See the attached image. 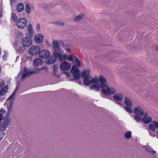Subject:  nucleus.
Masks as SVG:
<instances>
[{"label":"nucleus","instance_id":"e433bc0d","mask_svg":"<svg viewBox=\"0 0 158 158\" xmlns=\"http://www.w3.org/2000/svg\"><path fill=\"white\" fill-rule=\"evenodd\" d=\"M15 92H13V93L8 98V99H13L15 95Z\"/></svg>","mask_w":158,"mask_h":158},{"label":"nucleus","instance_id":"bb28decb","mask_svg":"<svg viewBox=\"0 0 158 158\" xmlns=\"http://www.w3.org/2000/svg\"><path fill=\"white\" fill-rule=\"evenodd\" d=\"M5 113V110H4L2 108L0 110V125L2 123V116Z\"/></svg>","mask_w":158,"mask_h":158},{"label":"nucleus","instance_id":"aec40b11","mask_svg":"<svg viewBox=\"0 0 158 158\" xmlns=\"http://www.w3.org/2000/svg\"><path fill=\"white\" fill-rule=\"evenodd\" d=\"M24 6L22 3H18L16 6V9L19 12H20L24 9Z\"/></svg>","mask_w":158,"mask_h":158},{"label":"nucleus","instance_id":"c03bdc74","mask_svg":"<svg viewBox=\"0 0 158 158\" xmlns=\"http://www.w3.org/2000/svg\"><path fill=\"white\" fill-rule=\"evenodd\" d=\"M6 56L5 55H4L2 56V58L4 60H6Z\"/></svg>","mask_w":158,"mask_h":158},{"label":"nucleus","instance_id":"a878e982","mask_svg":"<svg viewBox=\"0 0 158 158\" xmlns=\"http://www.w3.org/2000/svg\"><path fill=\"white\" fill-rule=\"evenodd\" d=\"M134 118L137 122H139L141 121L143 119L142 117L138 114L135 116Z\"/></svg>","mask_w":158,"mask_h":158},{"label":"nucleus","instance_id":"0eeeda50","mask_svg":"<svg viewBox=\"0 0 158 158\" xmlns=\"http://www.w3.org/2000/svg\"><path fill=\"white\" fill-rule=\"evenodd\" d=\"M40 52V48L38 46H34L31 47L29 49V54L31 55H36Z\"/></svg>","mask_w":158,"mask_h":158},{"label":"nucleus","instance_id":"f3484780","mask_svg":"<svg viewBox=\"0 0 158 158\" xmlns=\"http://www.w3.org/2000/svg\"><path fill=\"white\" fill-rule=\"evenodd\" d=\"M144 117L143 118V122L145 123L148 124L152 121L151 117L149 116L143 115Z\"/></svg>","mask_w":158,"mask_h":158},{"label":"nucleus","instance_id":"37998d69","mask_svg":"<svg viewBox=\"0 0 158 158\" xmlns=\"http://www.w3.org/2000/svg\"><path fill=\"white\" fill-rule=\"evenodd\" d=\"M115 102L117 104H118V105L121 106H123V104L122 103H121L120 102Z\"/></svg>","mask_w":158,"mask_h":158},{"label":"nucleus","instance_id":"3c124183","mask_svg":"<svg viewBox=\"0 0 158 158\" xmlns=\"http://www.w3.org/2000/svg\"><path fill=\"white\" fill-rule=\"evenodd\" d=\"M149 134L150 135L152 136L153 137H154L155 136V135H153V134H152V133H150L149 132Z\"/></svg>","mask_w":158,"mask_h":158},{"label":"nucleus","instance_id":"f8f14e48","mask_svg":"<svg viewBox=\"0 0 158 158\" xmlns=\"http://www.w3.org/2000/svg\"><path fill=\"white\" fill-rule=\"evenodd\" d=\"M71 67L70 64L67 62H64L61 63L60 67L62 70H67L69 69Z\"/></svg>","mask_w":158,"mask_h":158},{"label":"nucleus","instance_id":"c85d7f7f","mask_svg":"<svg viewBox=\"0 0 158 158\" xmlns=\"http://www.w3.org/2000/svg\"><path fill=\"white\" fill-rule=\"evenodd\" d=\"M74 59L78 67H80L81 66V62L79 59L77 57H75Z\"/></svg>","mask_w":158,"mask_h":158},{"label":"nucleus","instance_id":"a19ab883","mask_svg":"<svg viewBox=\"0 0 158 158\" xmlns=\"http://www.w3.org/2000/svg\"><path fill=\"white\" fill-rule=\"evenodd\" d=\"M40 25L39 23H38L37 25V30L39 31L40 30Z\"/></svg>","mask_w":158,"mask_h":158},{"label":"nucleus","instance_id":"412c9836","mask_svg":"<svg viewBox=\"0 0 158 158\" xmlns=\"http://www.w3.org/2000/svg\"><path fill=\"white\" fill-rule=\"evenodd\" d=\"M84 16L83 14H79L74 18L73 20L76 22H79L81 20Z\"/></svg>","mask_w":158,"mask_h":158},{"label":"nucleus","instance_id":"4c0bfd02","mask_svg":"<svg viewBox=\"0 0 158 158\" xmlns=\"http://www.w3.org/2000/svg\"><path fill=\"white\" fill-rule=\"evenodd\" d=\"M56 24L60 26H64L65 25V24L64 23L60 22H57L56 23Z\"/></svg>","mask_w":158,"mask_h":158},{"label":"nucleus","instance_id":"de8ad7c7","mask_svg":"<svg viewBox=\"0 0 158 158\" xmlns=\"http://www.w3.org/2000/svg\"><path fill=\"white\" fill-rule=\"evenodd\" d=\"M17 44V42H16L15 44H14V46L15 47H16Z\"/></svg>","mask_w":158,"mask_h":158},{"label":"nucleus","instance_id":"f257e3e1","mask_svg":"<svg viewBox=\"0 0 158 158\" xmlns=\"http://www.w3.org/2000/svg\"><path fill=\"white\" fill-rule=\"evenodd\" d=\"M106 81V79L102 75H100L99 78L98 77L97 82L95 84H92L89 86L90 89H94L95 91H98L100 88H105L107 86Z\"/></svg>","mask_w":158,"mask_h":158},{"label":"nucleus","instance_id":"72a5a7b5","mask_svg":"<svg viewBox=\"0 0 158 158\" xmlns=\"http://www.w3.org/2000/svg\"><path fill=\"white\" fill-rule=\"evenodd\" d=\"M59 45H60V46H62V47L64 48H65V47H66V46L64 44V42L60 40L59 41Z\"/></svg>","mask_w":158,"mask_h":158},{"label":"nucleus","instance_id":"2f4dec72","mask_svg":"<svg viewBox=\"0 0 158 158\" xmlns=\"http://www.w3.org/2000/svg\"><path fill=\"white\" fill-rule=\"evenodd\" d=\"M25 8L26 12L27 13H29L30 12V5L29 3H28L26 4Z\"/></svg>","mask_w":158,"mask_h":158},{"label":"nucleus","instance_id":"58836bf2","mask_svg":"<svg viewBox=\"0 0 158 158\" xmlns=\"http://www.w3.org/2000/svg\"><path fill=\"white\" fill-rule=\"evenodd\" d=\"M146 149L148 151L150 152H151V151L153 150V149L150 146L148 147Z\"/></svg>","mask_w":158,"mask_h":158},{"label":"nucleus","instance_id":"cd10ccee","mask_svg":"<svg viewBox=\"0 0 158 158\" xmlns=\"http://www.w3.org/2000/svg\"><path fill=\"white\" fill-rule=\"evenodd\" d=\"M75 57L76 56L74 55H69V56H67V59H68L69 61L74 62L75 60L74 59Z\"/></svg>","mask_w":158,"mask_h":158},{"label":"nucleus","instance_id":"39448f33","mask_svg":"<svg viewBox=\"0 0 158 158\" xmlns=\"http://www.w3.org/2000/svg\"><path fill=\"white\" fill-rule=\"evenodd\" d=\"M27 23V21L24 18H20L17 20L16 25L19 28L25 27Z\"/></svg>","mask_w":158,"mask_h":158},{"label":"nucleus","instance_id":"49530a36","mask_svg":"<svg viewBox=\"0 0 158 158\" xmlns=\"http://www.w3.org/2000/svg\"><path fill=\"white\" fill-rule=\"evenodd\" d=\"M65 50L67 52H70V50L69 48H67L65 49Z\"/></svg>","mask_w":158,"mask_h":158},{"label":"nucleus","instance_id":"473e14b6","mask_svg":"<svg viewBox=\"0 0 158 158\" xmlns=\"http://www.w3.org/2000/svg\"><path fill=\"white\" fill-rule=\"evenodd\" d=\"M11 18L13 21H15L17 19V15L15 12L12 13L11 14Z\"/></svg>","mask_w":158,"mask_h":158},{"label":"nucleus","instance_id":"f03ea898","mask_svg":"<svg viewBox=\"0 0 158 158\" xmlns=\"http://www.w3.org/2000/svg\"><path fill=\"white\" fill-rule=\"evenodd\" d=\"M98 80V77H95L92 78V76L88 75L85 77L84 79L83 82L84 84L86 85H89L92 83L93 84H95V82H97Z\"/></svg>","mask_w":158,"mask_h":158},{"label":"nucleus","instance_id":"864d4df0","mask_svg":"<svg viewBox=\"0 0 158 158\" xmlns=\"http://www.w3.org/2000/svg\"><path fill=\"white\" fill-rule=\"evenodd\" d=\"M156 50L158 51V46L156 47Z\"/></svg>","mask_w":158,"mask_h":158},{"label":"nucleus","instance_id":"13d9d810","mask_svg":"<svg viewBox=\"0 0 158 158\" xmlns=\"http://www.w3.org/2000/svg\"><path fill=\"white\" fill-rule=\"evenodd\" d=\"M78 83H79V84H80V83H79V82H78ZM80 84H82V83H81Z\"/></svg>","mask_w":158,"mask_h":158},{"label":"nucleus","instance_id":"6e6d98bb","mask_svg":"<svg viewBox=\"0 0 158 158\" xmlns=\"http://www.w3.org/2000/svg\"><path fill=\"white\" fill-rule=\"evenodd\" d=\"M66 45L67 46H69V45H70V44H66L65 45Z\"/></svg>","mask_w":158,"mask_h":158},{"label":"nucleus","instance_id":"6e6552de","mask_svg":"<svg viewBox=\"0 0 158 158\" xmlns=\"http://www.w3.org/2000/svg\"><path fill=\"white\" fill-rule=\"evenodd\" d=\"M105 88H106L107 89H102V93L105 94V95H106L108 93L114 94L116 93V89L113 87L110 88L108 86H107Z\"/></svg>","mask_w":158,"mask_h":158},{"label":"nucleus","instance_id":"9b49d317","mask_svg":"<svg viewBox=\"0 0 158 158\" xmlns=\"http://www.w3.org/2000/svg\"><path fill=\"white\" fill-rule=\"evenodd\" d=\"M31 39L28 37H26L22 41V44L23 46L27 47L29 46L32 43Z\"/></svg>","mask_w":158,"mask_h":158},{"label":"nucleus","instance_id":"1a4fd4ad","mask_svg":"<svg viewBox=\"0 0 158 158\" xmlns=\"http://www.w3.org/2000/svg\"><path fill=\"white\" fill-rule=\"evenodd\" d=\"M35 71H31V70L27 68H24L23 71V74L22 77L23 79H24L26 77H29L31 74L35 73Z\"/></svg>","mask_w":158,"mask_h":158},{"label":"nucleus","instance_id":"ea45409f","mask_svg":"<svg viewBox=\"0 0 158 158\" xmlns=\"http://www.w3.org/2000/svg\"><path fill=\"white\" fill-rule=\"evenodd\" d=\"M155 127L158 129V122L156 121H154L153 123Z\"/></svg>","mask_w":158,"mask_h":158},{"label":"nucleus","instance_id":"5701e85b","mask_svg":"<svg viewBox=\"0 0 158 158\" xmlns=\"http://www.w3.org/2000/svg\"><path fill=\"white\" fill-rule=\"evenodd\" d=\"M90 72V70L88 69H84L82 72L81 76L82 77H84L88 76V75L89 74Z\"/></svg>","mask_w":158,"mask_h":158},{"label":"nucleus","instance_id":"dca6fc26","mask_svg":"<svg viewBox=\"0 0 158 158\" xmlns=\"http://www.w3.org/2000/svg\"><path fill=\"white\" fill-rule=\"evenodd\" d=\"M44 40L43 35L40 34H38L35 37V40L37 43H40Z\"/></svg>","mask_w":158,"mask_h":158},{"label":"nucleus","instance_id":"7c9ffc66","mask_svg":"<svg viewBox=\"0 0 158 158\" xmlns=\"http://www.w3.org/2000/svg\"><path fill=\"white\" fill-rule=\"evenodd\" d=\"M148 127L149 129L152 131H154L156 130L155 126L152 124H150L149 125Z\"/></svg>","mask_w":158,"mask_h":158},{"label":"nucleus","instance_id":"4be33fe9","mask_svg":"<svg viewBox=\"0 0 158 158\" xmlns=\"http://www.w3.org/2000/svg\"><path fill=\"white\" fill-rule=\"evenodd\" d=\"M122 95L120 94H117L113 96V98L117 101H121L122 99Z\"/></svg>","mask_w":158,"mask_h":158},{"label":"nucleus","instance_id":"c9c22d12","mask_svg":"<svg viewBox=\"0 0 158 158\" xmlns=\"http://www.w3.org/2000/svg\"><path fill=\"white\" fill-rule=\"evenodd\" d=\"M6 92V91H5V89H4L3 90L0 91V95H3Z\"/></svg>","mask_w":158,"mask_h":158},{"label":"nucleus","instance_id":"4d7b16f0","mask_svg":"<svg viewBox=\"0 0 158 158\" xmlns=\"http://www.w3.org/2000/svg\"><path fill=\"white\" fill-rule=\"evenodd\" d=\"M10 110V109H9L8 110V111H9Z\"/></svg>","mask_w":158,"mask_h":158},{"label":"nucleus","instance_id":"4468645a","mask_svg":"<svg viewBox=\"0 0 158 158\" xmlns=\"http://www.w3.org/2000/svg\"><path fill=\"white\" fill-rule=\"evenodd\" d=\"M56 58L54 57L53 55V56H49L46 58V62L48 64H51L53 63L56 60Z\"/></svg>","mask_w":158,"mask_h":158},{"label":"nucleus","instance_id":"6ab92c4d","mask_svg":"<svg viewBox=\"0 0 158 158\" xmlns=\"http://www.w3.org/2000/svg\"><path fill=\"white\" fill-rule=\"evenodd\" d=\"M124 104L129 106L130 107H131L132 105V103L131 100L127 97H126L125 99Z\"/></svg>","mask_w":158,"mask_h":158},{"label":"nucleus","instance_id":"20e7f679","mask_svg":"<svg viewBox=\"0 0 158 158\" xmlns=\"http://www.w3.org/2000/svg\"><path fill=\"white\" fill-rule=\"evenodd\" d=\"M52 45L54 48V54L57 55L58 52H60V48L59 45V42L54 39L52 41Z\"/></svg>","mask_w":158,"mask_h":158},{"label":"nucleus","instance_id":"2eb2a0df","mask_svg":"<svg viewBox=\"0 0 158 158\" xmlns=\"http://www.w3.org/2000/svg\"><path fill=\"white\" fill-rule=\"evenodd\" d=\"M10 118H8V116H6V119L3 122L1 127L5 130L9 125Z\"/></svg>","mask_w":158,"mask_h":158},{"label":"nucleus","instance_id":"f704fd0d","mask_svg":"<svg viewBox=\"0 0 158 158\" xmlns=\"http://www.w3.org/2000/svg\"><path fill=\"white\" fill-rule=\"evenodd\" d=\"M24 49V47H20L19 48L18 50L20 53H22L23 52Z\"/></svg>","mask_w":158,"mask_h":158},{"label":"nucleus","instance_id":"79ce46f5","mask_svg":"<svg viewBox=\"0 0 158 158\" xmlns=\"http://www.w3.org/2000/svg\"><path fill=\"white\" fill-rule=\"evenodd\" d=\"M47 68V67L46 66H43L41 68L39 69V70H44L45 69H46Z\"/></svg>","mask_w":158,"mask_h":158},{"label":"nucleus","instance_id":"9d476101","mask_svg":"<svg viewBox=\"0 0 158 158\" xmlns=\"http://www.w3.org/2000/svg\"><path fill=\"white\" fill-rule=\"evenodd\" d=\"M50 52L48 50H42L39 52V56L42 58H47L50 55Z\"/></svg>","mask_w":158,"mask_h":158},{"label":"nucleus","instance_id":"7ed1b4c3","mask_svg":"<svg viewBox=\"0 0 158 158\" xmlns=\"http://www.w3.org/2000/svg\"><path fill=\"white\" fill-rule=\"evenodd\" d=\"M71 72L73 73L74 78L76 80L79 79L80 77L81 72L79 68L75 65L72 66Z\"/></svg>","mask_w":158,"mask_h":158},{"label":"nucleus","instance_id":"09e8293b","mask_svg":"<svg viewBox=\"0 0 158 158\" xmlns=\"http://www.w3.org/2000/svg\"><path fill=\"white\" fill-rule=\"evenodd\" d=\"M151 152L153 154H154L156 153V152L155 151L153 150H152Z\"/></svg>","mask_w":158,"mask_h":158},{"label":"nucleus","instance_id":"423d86ee","mask_svg":"<svg viewBox=\"0 0 158 158\" xmlns=\"http://www.w3.org/2000/svg\"><path fill=\"white\" fill-rule=\"evenodd\" d=\"M134 113L137 114L143 115H148V114L147 112H144L143 109L139 106H137L133 110Z\"/></svg>","mask_w":158,"mask_h":158},{"label":"nucleus","instance_id":"c756f323","mask_svg":"<svg viewBox=\"0 0 158 158\" xmlns=\"http://www.w3.org/2000/svg\"><path fill=\"white\" fill-rule=\"evenodd\" d=\"M124 108L126 111L129 113H132V110L130 107L127 106H125L124 107Z\"/></svg>","mask_w":158,"mask_h":158},{"label":"nucleus","instance_id":"603ef678","mask_svg":"<svg viewBox=\"0 0 158 158\" xmlns=\"http://www.w3.org/2000/svg\"><path fill=\"white\" fill-rule=\"evenodd\" d=\"M3 98H1L0 99V102H2L3 100Z\"/></svg>","mask_w":158,"mask_h":158},{"label":"nucleus","instance_id":"ddd939ff","mask_svg":"<svg viewBox=\"0 0 158 158\" xmlns=\"http://www.w3.org/2000/svg\"><path fill=\"white\" fill-rule=\"evenodd\" d=\"M60 53V52H58V54H57V55H55V54H54V57L56 58V59L58 57L59 59V61L60 62L66 60L67 59V57L68 56V55L66 54L62 56L61 54Z\"/></svg>","mask_w":158,"mask_h":158},{"label":"nucleus","instance_id":"5fc2aeb1","mask_svg":"<svg viewBox=\"0 0 158 158\" xmlns=\"http://www.w3.org/2000/svg\"><path fill=\"white\" fill-rule=\"evenodd\" d=\"M8 88V86H7V85H6V88L7 89H8V88Z\"/></svg>","mask_w":158,"mask_h":158},{"label":"nucleus","instance_id":"a211bd4d","mask_svg":"<svg viewBox=\"0 0 158 158\" xmlns=\"http://www.w3.org/2000/svg\"><path fill=\"white\" fill-rule=\"evenodd\" d=\"M43 63L42 60L40 58H36L34 61L33 62L34 65L38 66L41 65Z\"/></svg>","mask_w":158,"mask_h":158},{"label":"nucleus","instance_id":"393cba45","mask_svg":"<svg viewBox=\"0 0 158 158\" xmlns=\"http://www.w3.org/2000/svg\"><path fill=\"white\" fill-rule=\"evenodd\" d=\"M131 132L130 131H127L124 135L125 137L127 139H129L131 137Z\"/></svg>","mask_w":158,"mask_h":158},{"label":"nucleus","instance_id":"a18cd8bd","mask_svg":"<svg viewBox=\"0 0 158 158\" xmlns=\"http://www.w3.org/2000/svg\"><path fill=\"white\" fill-rule=\"evenodd\" d=\"M2 10L1 9H0V18H1L2 16Z\"/></svg>","mask_w":158,"mask_h":158},{"label":"nucleus","instance_id":"8fccbe9b","mask_svg":"<svg viewBox=\"0 0 158 158\" xmlns=\"http://www.w3.org/2000/svg\"><path fill=\"white\" fill-rule=\"evenodd\" d=\"M18 87V86L16 87L15 91L13 92H15H15L17 90Z\"/></svg>","mask_w":158,"mask_h":158},{"label":"nucleus","instance_id":"b1692460","mask_svg":"<svg viewBox=\"0 0 158 158\" xmlns=\"http://www.w3.org/2000/svg\"><path fill=\"white\" fill-rule=\"evenodd\" d=\"M28 29L29 31V34L31 36H32L33 35V30L32 27V25L30 24L28 27Z\"/></svg>","mask_w":158,"mask_h":158}]
</instances>
